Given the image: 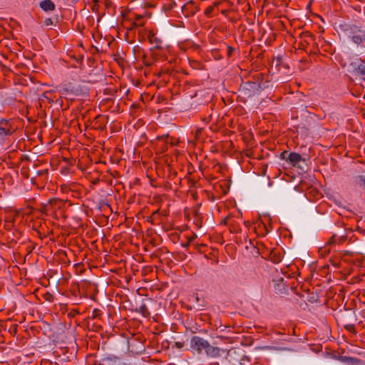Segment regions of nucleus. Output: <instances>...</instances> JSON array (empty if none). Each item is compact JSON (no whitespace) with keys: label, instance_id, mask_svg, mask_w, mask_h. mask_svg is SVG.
<instances>
[{"label":"nucleus","instance_id":"f257e3e1","mask_svg":"<svg viewBox=\"0 0 365 365\" xmlns=\"http://www.w3.org/2000/svg\"><path fill=\"white\" fill-rule=\"evenodd\" d=\"M240 89L245 91V95L251 96L261 92L264 89V87L259 83L249 81L243 82L240 86Z\"/></svg>","mask_w":365,"mask_h":365},{"label":"nucleus","instance_id":"f03ea898","mask_svg":"<svg viewBox=\"0 0 365 365\" xmlns=\"http://www.w3.org/2000/svg\"><path fill=\"white\" fill-rule=\"evenodd\" d=\"M208 341L199 336H193L190 339V346L191 349L200 354L205 351Z\"/></svg>","mask_w":365,"mask_h":365},{"label":"nucleus","instance_id":"7ed1b4c3","mask_svg":"<svg viewBox=\"0 0 365 365\" xmlns=\"http://www.w3.org/2000/svg\"><path fill=\"white\" fill-rule=\"evenodd\" d=\"M61 93L63 95L71 93L73 96H78L83 93V89L81 85H76L69 82L62 86Z\"/></svg>","mask_w":365,"mask_h":365},{"label":"nucleus","instance_id":"20e7f679","mask_svg":"<svg viewBox=\"0 0 365 365\" xmlns=\"http://www.w3.org/2000/svg\"><path fill=\"white\" fill-rule=\"evenodd\" d=\"M341 30L345 32V34L349 37L351 38L354 35L362 33L361 27L358 26L355 24H344L340 26Z\"/></svg>","mask_w":365,"mask_h":365},{"label":"nucleus","instance_id":"39448f33","mask_svg":"<svg viewBox=\"0 0 365 365\" xmlns=\"http://www.w3.org/2000/svg\"><path fill=\"white\" fill-rule=\"evenodd\" d=\"M274 291L277 294H285L287 289L283 277H277L272 279Z\"/></svg>","mask_w":365,"mask_h":365},{"label":"nucleus","instance_id":"423d86ee","mask_svg":"<svg viewBox=\"0 0 365 365\" xmlns=\"http://www.w3.org/2000/svg\"><path fill=\"white\" fill-rule=\"evenodd\" d=\"M11 125L9 120L0 118V137L11 135Z\"/></svg>","mask_w":365,"mask_h":365},{"label":"nucleus","instance_id":"0eeeda50","mask_svg":"<svg viewBox=\"0 0 365 365\" xmlns=\"http://www.w3.org/2000/svg\"><path fill=\"white\" fill-rule=\"evenodd\" d=\"M226 350L222 349L217 346H213L208 343L205 351L206 355L210 358H217L221 356V352H225Z\"/></svg>","mask_w":365,"mask_h":365},{"label":"nucleus","instance_id":"6e6552de","mask_svg":"<svg viewBox=\"0 0 365 365\" xmlns=\"http://www.w3.org/2000/svg\"><path fill=\"white\" fill-rule=\"evenodd\" d=\"M350 66L358 74L365 75V61H362L361 58L351 62Z\"/></svg>","mask_w":365,"mask_h":365},{"label":"nucleus","instance_id":"1a4fd4ad","mask_svg":"<svg viewBox=\"0 0 365 365\" xmlns=\"http://www.w3.org/2000/svg\"><path fill=\"white\" fill-rule=\"evenodd\" d=\"M340 361L348 365H361L363 364V361L358 359L351 356H339Z\"/></svg>","mask_w":365,"mask_h":365},{"label":"nucleus","instance_id":"9d476101","mask_svg":"<svg viewBox=\"0 0 365 365\" xmlns=\"http://www.w3.org/2000/svg\"><path fill=\"white\" fill-rule=\"evenodd\" d=\"M288 158V162L293 166H297L299 162L305 160L304 159L302 158L301 155L295 152L289 153Z\"/></svg>","mask_w":365,"mask_h":365},{"label":"nucleus","instance_id":"9b49d317","mask_svg":"<svg viewBox=\"0 0 365 365\" xmlns=\"http://www.w3.org/2000/svg\"><path fill=\"white\" fill-rule=\"evenodd\" d=\"M40 7L45 11H50L55 9V4L51 0H43L40 2Z\"/></svg>","mask_w":365,"mask_h":365},{"label":"nucleus","instance_id":"f8f14e48","mask_svg":"<svg viewBox=\"0 0 365 365\" xmlns=\"http://www.w3.org/2000/svg\"><path fill=\"white\" fill-rule=\"evenodd\" d=\"M351 40L354 43L357 45H359L361 43L365 42V31L362 30V33H359L354 35L351 37Z\"/></svg>","mask_w":365,"mask_h":365},{"label":"nucleus","instance_id":"ddd939ff","mask_svg":"<svg viewBox=\"0 0 365 365\" xmlns=\"http://www.w3.org/2000/svg\"><path fill=\"white\" fill-rule=\"evenodd\" d=\"M354 182L359 186L365 189V175H358L354 177Z\"/></svg>","mask_w":365,"mask_h":365},{"label":"nucleus","instance_id":"4468645a","mask_svg":"<svg viewBox=\"0 0 365 365\" xmlns=\"http://www.w3.org/2000/svg\"><path fill=\"white\" fill-rule=\"evenodd\" d=\"M135 311L140 313L144 317H148L150 315L148 309L145 304H142L138 308H136Z\"/></svg>","mask_w":365,"mask_h":365},{"label":"nucleus","instance_id":"2eb2a0df","mask_svg":"<svg viewBox=\"0 0 365 365\" xmlns=\"http://www.w3.org/2000/svg\"><path fill=\"white\" fill-rule=\"evenodd\" d=\"M229 230L232 233H237L240 231V227L236 225L235 220L233 217L230 225H229Z\"/></svg>","mask_w":365,"mask_h":365},{"label":"nucleus","instance_id":"dca6fc26","mask_svg":"<svg viewBox=\"0 0 365 365\" xmlns=\"http://www.w3.org/2000/svg\"><path fill=\"white\" fill-rule=\"evenodd\" d=\"M217 4H216L214 6H210L209 7H207L205 11V14L207 16V17H210L212 16V13L214 10V8L215 6L217 5Z\"/></svg>","mask_w":365,"mask_h":365},{"label":"nucleus","instance_id":"f3484780","mask_svg":"<svg viewBox=\"0 0 365 365\" xmlns=\"http://www.w3.org/2000/svg\"><path fill=\"white\" fill-rule=\"evenodd\" d=\"M289 153L287 150H284L283 151L281 154H280V158L281 159H283V160H285L286 161H289V158H288V155H289Z\"/></svg>","mask_w":365,"mask_h":365},{"label":"nucleus","instance_id":"a211bd4d","mask_svg":"<svg viewBox=\"0 0 365 365\" xmlns=\"http://www.w3.org/2000/svg\"><path fill=\"white\" fill-rule=\"evenodd\" d=\"M232 220V217H225L222 221V224H224L225 225H227L229 227V225H230L231 223V221Z\"/></svg>","mask_w":365,"mask_h":365},{"label":"nucleus","instance_id":"6ab92c4d","mask_svg":"<svg viewBox=\"0 0 365 365\" xmlns=\"http://www.w3.org/2000/svg\"><path fill=\"white\" fill-rule=\"evenodd\" d=\"M195 302L198 304V307H203L205 306L204 304L200 303L201 299H200V298L197 295H196L195 297Z\"/></svg>","mask_w":365,"mask_h":365},{"label":"nucleus","instance_id":"aec40b11","mask_svg":"<svg viewBox=\"0 0 365 365\" xmlns=\"http://www.w3.org/2000/svg\"><path fill=\"white\" fill-rule=\"evenodd\" d=\"M234 50H235L234 48H232L231 46L227 47V56L228 57H231Z\"/></svg>","mask_w":365,"mask_h":365},{"label":"nucleus","instance_id":"412c9836","mask_svg":"<svg viewBox=\"0 0 365 365\" xmlns=\"http://www.w3.org/2000/svg\"><path fill=\"white\" fill-rule=\"evenodd\" d=\"M178 349H182L184 346V344L182 342L177 341L175 345Z\"/></svg>","mask_w":365,"mask_h":365},{"label":"nucleus","instance_id":"4be33fe9","mask_svg":"<svg viewBox=\"0 0 365 365\" xmlns=\"http://www.w3.org/2000/svg\"><path fill=\"white\" fill-rule=\"evenodd\" d=\"M52 24H53V22H52V20H51V19H46L45 20V24H46V26L51 25Z\"/></svg>","mask_w":365,"mask_h":365},{"label":"nucleus","instance_id":"5701e85b","mask_svg":"<svg viewBox=\"0 0 365 365\" xmlns=\"http://www.w3.org/2000/svg\"><path fill=\"white\" fill-rule=\"evenodd\" d=\"M83 56H81L79 58H75L77 63L82 64Z\"/></svg>","mask_w":365,"mask_h":365},{"label":"nucleus","instance_id":"b1692460","mask_svg":"<svg viewBox=\"0 0 365 365\" xmlns=\"http://www.w3.org/2000/svg\"><path fill=\"white\" fill-rule=\"evenodd\" d=\"M280 259L279 257H275L274 259H273V262L275 264L278 263Z\"/></svg>","mask_w":365,"mask_h":365},{"label":"nucleus","instance_id":"393cba45","mask_svg":"<svg viewBox=\"0 0 365 365\" xmlns=\"http://www.w3.org/2000/svg\"><path fill=\"white\" fill-rule=\"evenodd\" d=\"M154 41H155L156 43H161V40H160V39H159L158 38H155Z\"/></svg>","mask_w":365,"mask_h":365},{"label":"nucleus","instance_id":"a878e982","mask_svg":"<svg viewBox=\"0 0 365 365\" xmlns=\"http://www.w3.org/2000/svg\"><path fill=\"white\" fill-rule=\"evenodd\" d=\"M304 35L307 36H309V37H312V34L310 33H309V32H305Z\"/></svg>","mask_w":365,"mask_h":365},{"label":"nucleus","instance_id":"bb28decb","mask_svg":"<svg viewBox=\"0 0 365 365\" xmlns=\"http://www.w3.org/2000/svg\"><path fill=\"white\" fill-rule=\"evenodd\" d=\"M333 238H334V237L329 240L330 243H334V239Z\"/></svg>","mask_w":365,"mask_h":365},{"label":"nucleus","instance_id":"cd10ccee","mask_svg":"<svg viewBox=\"0 0 365 365\" xmlns=\"http://www.w3.org/2000/svg\"><path fill=\"white\" fill-rule=\"evenodd\" d=\"M110 359V358H106V359H103V361H108Z\"/></svg>","mask_w":365,"mask_h":365},{"label":"nucleus","instance_id":"c85d7f7f","mask_svg":"<svg viewBox=\"0 0 365 365\" xmlns=\"http://www.w3.org/2000/svg\"><path fill=\"white\" fill-rule=\"evenodd\" d=\"M150 41L152 43L153 42V40L152 38L150 37Z\"/></svg>","mask_w":365,"mask_h":365}]
</instances>
